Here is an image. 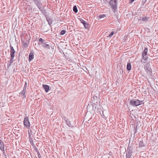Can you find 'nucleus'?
<instances>
[{
  "label": "nucleus",
  "mask_w": 158,
  "mask_h": 158,
  "mask_svg": "<svg viewBox=\"0 0 158 158\" xmlns=\"http://www.w3.org/2000/svg\"><path fill=\"white\" fill-rule=\"evenodd\" d=\"M135 0H130L129 1V2L130 3H131L133 2Z\"/></svg>",
  "instance_id": "obj_34"
},
{
  "label": "nucleus",
  "mask_w": 158,
  "mask_h": 158,
  "mask_svg": "<svg viewBox=\"0 0 158 158\" xmlns=\"http://www.w3.org/2000/svg\"><path fill=\"white\" fill-rule=\"evenodd\" d=\"M39 10L45 17H47L48 15V13L47 12L46 10L44 8L42 7L40 9H39Z\"/></svg>",
  "instance_id": "obj_9"
},
{
  "label": "nucleus",
  "mask_w": 158,
  "mask_h": 158,
  "mask_svg": "<svg viewBox=\"0 0 158 158\" xmlns=\"http://www.w3.org/2000/svg\"><path fill=\"white\" fill-rule=\"evenodd\" d=\"M35 4L36 5L39 9L42 7V4L40 1H39L37 3H36Z\"/></svg>",
  "instance_id": "obj_15"
},
{
  "label": "nucleus",
  "mask_w": 158,
  "mask_h": 158,
  "mask_svg": "<svg viewBox=\"0 0 158 158\" xmlns=\"http://www.w3.org/2000/svg\"><path fill=\"white\" fill-rule=\"evenodd\" d=\"M131 64L130 63H128L127 65V69L128 70H130L131 69Z\"/></svg>",
  "instance_id": "obj_18"
},
{
  "label": "nucleus",
  "mask_w": 158,
  "mask_h": 158,
  "mask_svg": "<svg viewBox=\"0 0 158 158\" xmlns=\"http://www.w3.org/2000/svg\"><path fill=\"white\" fill-rule=\"evenodd\" d=\"M65 32H66V31L65 30H62L60 32V35H64V34H65Z\"/></svg>",
  "instance_id": "obj_24"
},
{
  "label": "nucleus",
  "mask_w": 158,
  "mask_h": 158,
  "mask_svg": "<svg viewBox=\"0 0 158 158\" xmlns=\"http://www.w3.org/2000/svg\"><path fill=\"white\" fill-rule=\"evenodd\" d=\"M143 59L146 60L148 58L147 55H142Z\"/></svg>",
  "instance_id": "obj_23"
},
{
  "label": "nucleus",
  "mask_w": 158,
  "mask_h": 158,
  "mask_svg": "<svg viewBox=\"0 0 158 158\" xmlns=\"http://www.w3.org/2000/svg\"><path fill=\"white\" fill-rule=\"evenodd\" d=\"M148 49L147 48H145L143 53L142 55H147Z\"/></svg>",
  "instance_id": "obj_22"
},
{
  "label": "nucleus",
  "mask_w": 158,
  "mask_h": 158,
  "mask_svg": "<svg viewBox=\"0 0 158 158\" xmlns=\"http://www.w3.org/2000/svg\"><path fill=\"white\" fill-rule=\"evenodd\" d=\"M102 115L103 116H104V115L103 114V112H102Z\"/></svg>",
  "instance_id": "obj_42"
},
{
  "label": "nucleus",
  "mask_w": 158,
  "mask_h": 158,
  "mask_svg": "<svg viewBox=\"0 0 158 158\" xmlns=\"http://www.w3.org/2000/svg\"><path fill=\"white\" fill-rule=\"evenodd\" d=\"M4 146V143L2 140H0V149Z\"/></svg>",
  "instance_id": "obj_21"
},
{
  "label": "nucleus",
  "mask_w": 158,
  "mask_h": 158,
  "mask_svg": "<svg viewBox=\"0 0 158 158\" xmlns=\"http://www.w3.org/2000/svg\"><path fill=\"white\" fill-rule=\"evenodd\" d=\"M32 0L34 2L35 4L39 1L38 0Z\"/></svg>",
  "instance_id": "obj_32"
},
{
  "label": "nucleus",
  "mask_w": 158,
  "mask_h": 158,
  "mask_svg": "<svg viewBox=\"0 0 158 158\" xmlns=\"http://www.w3.org/2000/svg\"><path fill=\"white\" fill-rule=\"evenodd\" d=\"M143 101H140V102H141V103H142V104H143Z\"/></svg>",
  "instance_id": "obj_39"
},
{
  "label": "nucleus",
  "mask_w": 158,
  "mask_h": 158,
  "mask_svg": "<svg viewBox=\"0 0 158 158\" xmlns=\"http://www.w3.org/2000/svg\"><path fill=\"white\" fill-rule=\"evenodd\" d=\"M26 91L23 90V91L22 92H20L19 93V94H20L22 96H23V98H26Z\"/></svg>",
  "instance_id": "obj_16"
},
{
  "label": "nucleus",
  "mask_w": 158,
  "mask_h": 158,
  "mask_svg": "<svg viewBox=\"0 0 158 158\" xmlns=\"http://www.w3.org/2000/svg\"><path fill=\"white\" fill-rule=\"evenodd\" d=\"M23 124L24 127L28 129L30 128L31 125L29 120L28 117H26L24 118Z\"/></svg>",
  "instance_id": "obj_3"
},
{
  "label": "nucleus",
  "mask_w": 158,
  "mask_h": 158,
  "mask_svg": "<svg viewBox=\"0 0 158 158\" xmlns=\"http://www.w3.org/2000/svg\"><path fill=\"white\" fill-rule=\"evenodd\" d=\"M114 34V31H112L111 33L109 34V37H111Z\"/></svg>",
  "instance_id": "obj_29"
},
{
  "label": "nucleus",
  "mask_w": 158,
  "mask_h": 158,
  "mask_svg": "<svg viewBox=\"0 0 158 158\" xmlns=\"http://www.w3.org/2000/svg\"><path fill=\"white\" fill-rule=\"evenodd\" d=\"M93 99L94 100H95V101H97L98 100V98H97V97L96 96H94V97H93Z\"/></svg>",
  "instance_id": "obj_31"
},
{
  "label": "nucleus",
  "mask_w": 158,
  "mask_h": 158,
  "mask_svg": "<svg viewBox=\"0 0 158 158\" xmlns=\"http://www.w3.org/2000/svg\"><path fill=\"white\" fill-rule=\"evenodd\" d=\"M24 87L27 88V83L26 82H25Z\"/></svg>",
  "instance_id": "obj_33"
},
{
  "label": "nucleus",
  "mask_w": 158,
  "mask_h": 158,
  "mask_svg": "<svg viewBox=\"0 0 158 158\" xmlns=\"http://www.w3.org/2000/svg\"><path fill=\"white\" fill-rule=\"evenodd\" d=\"M64 121L66 122V124L69 127H73V126L69 119L66 117L64 118Z\"/></svg>",
  "instance_id": "obj_10"
},
{
  "label": "nucleus",
  "mask_w": 158,
  "mask_h": 158,
  "mask_svg": "<svg viewBox=\"0 0 158 158\" xmlns=\"http://www.w3.org/2000/svg\"><path fill=\"white\" fill-rule=\"evenodd\" d=\"M6 158H7L6 157Z\"/></svg>",
  "instance_id": "obj_43"
},
{
  "label": "nucleus",
  "mask_w": 158,
  "mask_h": 158,
  "mask_svg": "<svg viewBox=\"0 0 158 158\" xmlns=\"http://www.w3.org/2000/svg\"><path fill=\"white\" fill-rule=\"evenodd\" d=\"M28 46L27 44L26 43H24L23 44V47L24 48H27Z\"/></svg>",
  "instance_id": "obj_25"
},
{
  "label": "nucleus",
  "mask_w": 158,
  "mask_h": 158,
  "mask_svg": "<svg viewBox=\"0 0 158 158\" xmlns=\"http://www.w3.org/2000/svg\"><path fill=\"white\" fill-rule=\"evenodd\" d=\"M133 153L132 147L128 145L127 150L126 158H130Z\"/></svg>",
  "instance_id": "obj_1"
},
{
  "label": "nucleus",
  "mask_w": 158,
  "mask_h": 158,
  "mask_svg": "<svg viewBox=\"0 0 158 158\" xmlns=\"http://www.w3.org/2000/svg\"><path fill=\"white\" fill-rule=\"evenodd\" d=\"M150 19V17H144L142 18V20L144 22H147L148 20H149V19Z\"/></svg>",
  "instance_id": "obj_17"
},
{
  "label": "nucleus",
  "mask_w": 158,
  "mask_h": 158,
  "mask_svg": "<svg viewBox=\"0 0 158 158\" xmlns=\"http://www.w3.org/2000/svg\"><path fill=\"white\" fill-rule=\"evenodd\" d=\"M38 157L39 158H41V156L40 154H39V155H38Z\"/></svg>",
  "instance_id": "obj_36"
},
{
  "label": "nucleus",
  "mask_w": 158,
  "mask_h": 158,
  "mask_svg": "<svg viewBox=\"0 0 158 158\" xmlns=\"http://www.w3.org/2000/svg\"><path fill=\"white\" fill-rule=\"evenodd\" d=\"M29 129L28 131V134L29 135V137H30V136H31V132L32 131L31 130V129Z\"/></svg>",
  "instance_id": "obj_26"
},
{
  "label": "nucleus",
  "mask_w": 158,
  "mask_h": 158,
  "mask_svg": "<svg viewBox=\"0 0 158 158\" xmlns=\"http://www.w3.org/2000/svg\"><path fill=\"white\" fill-rule=\"evenodd\" d=\"M39 41L41 42L43 44V47L44 48L46 49H50V46L49 44H47V42H45L44 40L42 39V38H40L39 40Z\"/></svg>",
  "instance_id": "obj_4"
},
{
  "label": "nucleus",
  "mask_w": 158,
  "mask_h": 158,
  "mask_svg": "<svg viewBox=\"0 0 158 158\" xmlns=\"http://www.w3.org/2000/svg\"><path fill=\"white\" fill-rule=\"evenodd\" d=\"M34 58V55L33 53L32 52H31L29 55V60L30 62Z\"/></svg>",
  "instance_id": "obj_12"
},
{
  "label": "nucleus",
  "mask_w": 158,
  "mask_h": 158,
  "mask_svg": "<svg viewBox=\"0 0 158 158\" xmlns=\"http://www.w3.org/2000/svg\"><path fill=\"white\" fill-rule=\"evenodd\" d=\"M3 152V154L5 153L4 146L0 149Z\"/></svg>",
  "instance_id": "obj_30"
},
{
  "label": "nucleus",
  "mask_w": 158,
  "mask_h": 158,
  "mask_svg": "<svg viewBox=\"0 0 158 158\" xmlns=\"http://www.w3.org/2000/svg\"><path fill=\"white\" fill-rule=\"evenodd\" d=\"M144 69L147 73L149 74H151L152 73L151 69L149 64L147 63L146 64Z\"/></svg>",
  "instance_id": "obj_6"
},
{
  "label": "nucleus",
  "mask_w": 158,
  "mask_h": 158,
  "mask_svg": "<svg viewBox=\"0 0 158 158\" xmlns=\"http://www.w3.org/2000/svg\"><path fill=\"white\" fill-rule=\"evenodd\" d=\"M14 57H10V60L9 61V62H10V63H12L13 61V59H14Z\"/></svg>",
  "instance_id": "obj_27"
},
{
  "label": "nucleus",
  "mask_w": 158,
  "mask_h": 158,
  "mask_svg": "<svg viewBox=\"0 0 158 158\" xmlns=\"http://www.w3.org/2000/svg\"><path fill=\"white\" fill-rule=\"evenodd\" d=\"M12 63H10V62H9V61H8V64H7V68H8L10 67V66H11V65L12 64Z\"/></svg>",
  "instance_id": "obj_28"
},
{
  "label": "nucleus",
  "mask_w": 158,
  "mask_h": 158,
  "mask_svg": "<svg viewBox=\"0 0 158 158\" xmlns=\"http://www.w3.org/2000/svg\"><path fill=\"white\" fill-rule=\"evenodd\" d=\"M43 87L44 89H45L46 92H48L49 90V87L48 85L43 84Z\"/></svg>",
  "instance_id": "obj_14"
},
{
  "label": "nucleus",
  "mask_w": 158,
  "mask_h": 158,
  "mask_svg": "<svg viewBox=\"0 0 158 158\" xmlns=\"http://www.w3.org/2000/svg\"><path fill=\"white\" fill-rule=\"evenodd\" d=\"M35 151H36V152H37V151H39L37 149V148H35Z\"/></svg>",
  "instance_id": "obj_37"
},
{
  "label": "nucleus",
  "mask_w": 158,
  "mask_h": 158,
  "mask_svg": "<svg viewBox=\"0 0 158 158\" xmlns=\"http://www.w3.org/2000/svg\"><path fill=\"white\" fill-rule=\"evenodd\" d=\"M46 18V19L48 22V24L49 25H51L52 23V21L51 19L48 16V15L47 17H45Z\"/></svg>",
  "instance_id": "obj_13"
},
{
  "label": "nucleus",
  "mask_w": 158,
  "mask_h": 158,
  "mask_svg": "<svg viewBox=\"0 0 158 158\" xmlns=\"http://www.w3.org/2000/svg\"><path fill=\"white\" fill-rule=\"evenodd\" d=\"M37 153L38 155H39V154H40L39 151H37Z\"/></svg>",
  "instance_id": "obj_38"
},
{
  "label": "nucleus",
  "mask_w": 158,
  "mask_h": 158,
  "mask_svg": "<svg viewBox=\"0 0 158 158\" xmlns=\"http://www.w3.org/2000/svg\"><path fill=\"white\" fill-rule=\"evenodd\" d=\"M10 57H14L15 56V50H14L13 47L10 44Z\"/></svg>",
  "instance_id": "obj_7"
},
{
  "label": "nucleus",
  "mask_w": 158,
  "mask_h": 158,
  "mask_svg": "<svg viewBox=\"0 0 158 158\" xmlns=\"http://www.w3.org/2000/svg\"><path fill=\"white\" fill-rule=\"evenodd\" d=\"M141 62L142 63H144V62L143 61V60H141Z\"/></svg>",
  "instance_id": "obj_40"
},
{
  "label": "nucleus",
  "mask_w": 158,
  "mask_h": 158,
  "mask_svg": "<svg viewBox=\"0 0 158 158\" xmlns=\"http://www.w3.org/2000/svg\"><path fill=\"white\" fill-rule=\"evenodd\" d=\"M145 147V144L142 140L139 141V148H143Z\"/></svg>",
  "instance_id": "obj_11"
},
{
  "label": "nucleus",
  "mask_w": 158,
  "mask_h": 158,
  "mask_svg": "<svg viewBox=\"0 0 158 158\" xmlns=\"http://www.w3.org/2000/svg\"><path fill=\"white\" fill-rule=\"evenodd\" d=\"M98 17V19L99 20L101 19L105 18L106 17V15H100Z\"/></svg>",
  "instance_id": "obj_19"
},
{
  "label": "nucleus",
  "mask_w": 158,
  "mask_h": 158,
  "mask_svg": "<svg viewBox=\"0 0 158 158\" xmlns=\"http://www.w3.org/2000/svg\"><path fill=\"white\" fill-rule=\"evenodd\" d=\"M73 11L75 12V13H77L78 12V10L77 9V7L76 6H74L73 7Z\"/></svg>",
  "instance_id": "obj_20"
},
{
  "label": "nucleus",
  "mask_w": 158,
  "mask_h": 158,
  "mask_svg": "<svg viewBox=\"0 0 158 158\" xmlns=\"http://www.w3.org/2000/svg\"><path fill=\"white\" fill-rule=\"evenodd\" d=\"M26 89H27V88L24 87L23 90H24V91H26Z\"/></svg>",
  "instance_id": "obj_35"
},
{
  "label": "nucleus",
  "mask_w": 158,
  "mask_h": 158,
  "mask_svg": "<svg viewBox=\"0 0 158 158\" xmlns=\"http://www.w3.org/2000/svg\"><path fill=\"white\" fill-rule=\"evenodd\" d=\"M81 22L83 25L84 27L86 29H88L89 27V24L84 20L81 19H80Z\"/></svg>",
  "instance_id": "obj_8"
},
{
  "label": "nucleus",
  "mask_w": 158,
  "mask_h": 158,
  "mask_svg": "<svg viewBox=\"0 0 158 158\" xmlns=\"http://www.w3.org/2000/svg\"><path fill=\"white\" fill-rule=\"evenodd\" d=\"M130 103L131 106H135L142 104V103H141L140 101L138 99L131 100L130 101Z\"/></svg>",
  "instance_id": "obj_2"
},
{
  "label": "nucleus",
  "mask_w": 158,
  "mask_h": 158,
  "mask_svg": "<svg viewBox=\"0 0 158 158\" xmlns=\"http://www.w3.org/2000/svg\"><path fill=\"white\" fill-rule=\"evenodd\" d=\"M104 1H106L107 0H103Z\"/></svg>",
  "instance_id": "obj_41"
},
{
  "label": "nucleus",
  "mask_w": 158,
  "mask_h": 158,
  "mask_svg": "<svg viewBox=\"0 0 158 158\" xmlns=\"http://www.w3.org/2000/svg\"><path fill=\"white\" fill-rule=\"evenodd\" d=\"M109 4L111 6L113 11L115 12L117 6V0H111L110 1Z\"/></svg>",
  "instance_id": "obj_5"
}]
</instances>
